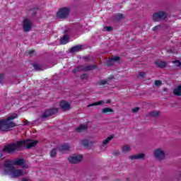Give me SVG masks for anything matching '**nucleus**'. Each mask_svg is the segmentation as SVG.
<instances>
[{"mask_svg": "<svg viewBox=\"0 0 181 181\" xmlns=\"http://www.w3.org/2000/svg\"><path fill=\"white\" fill-rule=\"evenodd\" d=\"M39 141L27 139L23 141H18L16 143H11L6 145L3 148V152H7L8 153H15L16 151H22L23 146H27V149H30L33 146H36Z\"/></svg>", "mask_w": 181, "mask_h": 181, "instance_id": "nucleus-1", "label": "nucleus"}, {"mask_svg": "<svg viewBox=\"0 0 181 181\" xmlns=\"http://www.w3.org/2000/svg\"><path fill=\"white\" fill-rule=\"evenodd\" d=\"M15 118H18L16 113L9 115L6 119H0V131L6 132L11 131V128H15L16 124L12 122V119H15Z\"/></svg>", "mask_w": 181, "mask_h": 181, "instance_id": "nucleus-2", "label": "nucleus"}, {"mask_svg": "<svg viewBox=\"0 0 181 181\" xmlns=\"http://www.w3.org/2000/svg\"><path fill=\"white\" fill-rule=\"evenodd\" d=\"M1 173L3 176H6L7 175L11 176V177L16 178L21 177L23 175V171L19 169H15V167H13L12 169L8 168V166L2 167L0 165Z\"/></svg>", "mask_w": 181, "mask_h": 181, "instance_id": "nucleus-3", "label": "nucleus"}, {"mask_svg": "<svg viewBox=\"0 0 181 181\" xmlns=\"http://www.w3.org/2000/svg\"><path fill=\"white\" fill-rule=\"evenodd\" d=\"M13 165L21 166L23 169H28L29 168V165L25 163V159L23 158L7 160L4 163V166H7L8 169H13Z\"/></svg>", "mask_w": 181, "mask_h": 181, "instance_id": "nucleus-4", "label": "nucleus"}, {"mask_svg": "<svg viewBox=\"0 0 181 181\" xmlns=\"http://www.w3.org/2000/svg\"><path fill=\"white\" fill-rule=\"evenodd\" d=\"M70 8L69 7H64L59 9V11L57 12V19H62V21H64L70 16Z\"/></svg>", "mask_w": 181, "mask_h": 181, "instance_id": "nucleus-5", "label": "nucleus"}, {"mask_svg": "<svg viewBox=\"0 0 181 181\" xmlns=\"http://www.w3.org/2000/svg\"><path fill=\"white\" fill-rule=\"evenodd\" d=\"M59 110L56 107H52L49 109L45 110L40 115V119H49L50 117L54 115V114H57Z\"/></svg>", "mask_w": 181, "mask_h": 181, "instance_id": "nucleus-6", "label": "nucleus"}, {"mask_svg": "<svg viewBox=\"0 0 181 181\" xmlns=\"http://www.w3.org/2000/svg\"><path fill=\"white\" fill-rule=\"evenodd\" d=\"M168 18V14L165 11H158L153 15V21L154 22H160V21H165Z\"/></svg>", "mask_w": 181, "mask_h": 181, "instance_id": "nucleus-7", "label": "nucleus"}, {"mask_svg": "<svg viewBox=\"0 0 181 181\" xmlns=\"http://www.w3.org/2000/svg\"><path fill=\"white\" fill-rule=\"evenodd\" d=\"M153 155L158 160H163L165 159V151L160 148H157L154 151Z\"/></svg>", "mask_w": 181, "mask_h": 181, "instance_id": "nucleus-8", "label": "nucleus"}, {"mask_svg": "<svg viewBox=\"0 0 181 181\" xmlns=\"http://www.w3.org/2000/svg\"><path fill=\"white\" fill-rule=\"evenodd\" d=\"M23 29L24 32H30V29H32V21H30V19H24L23 22Z\"/></svg>", "mask_w": 181, "mask_h": 181, "instance_id": "nucleus-9", "label": "nucleus"}, {"mask_svg": "<svg viewBox=\"0 0 181 181\" xmlns=\"http://www.w3.org/2000/svg\"><path fill=\"white\" fill-rule=\"evenodd\" d=\"M70 163H80L83 160V157L81 156H71L68 158Z\"/></svg>", "mask_w": 181, "mask_h": 181, "instance_id": "nucleus-10", "label": "nucleus"}, {"mask_svg": "<svg viewBox=\"0 0 181 181\" xmlns=\"http://www.w3.org/2000/svg\"><path fill=\"white\" fill-rule=\"evenodd\" d=\"M59 107L62 108V110H63V111H69V110H70V104L64 100H62L60 103Z\"/></svg>", "mask_w": 181, "mask_h": 181, "instance_id": "nucleus-11", "label": "nucleus"}, {"mask_svg": "<svg viewBox=\"0 0 181 181\" xmlns=\"http://www.w3.org/2000/svg\"><path fill=\"white\" fill-rule=\"evenodd\" d=\"M145 158V154L144 153H139L134 156H131L129 157V159H131L132 160H138L141 159Z\"/></svg>", "mask_w": 181, "mask_h": 181, "instance_id": "nucleus-12", "label": "nucleus"}, {"mask_svg": "<svg viewBox=\"0 0 181 181\" xmlns=\"http://www.w3.org/2000/svg\"><path fill=\"white\" fill-rule=\"evenodd\" d=\"M154 64L158 67L159 69H165L168 66V62L165 61H157L155 62Z\"/></svg>", "mask_w": 181, "mask_h": 181, "instance_id": "nucleus-13", "label": "nucleus"}, {"mask_svg": "<svg viewBox=\"0 0 181 181\" xmlns=\"http://www.w3.org/2000/svg\"><path fill=\"white\" fill-rule=\"evenodd\" d=\"M82 49H83V45H76L71 47L70 49V52L71 53H76V52H80V50H82Z\"/></svg>", "mask_w": 181, "mask_h": 181, "instance_id": "nucleus-14", "label": "nucleus"}, {"mask_svg": "<svg viewBox=\"0 0 181 181\" xmlns=\"http://www.w3.org/2000/svg\"><path fill=\"white\" fill-rule=\"evenodd\" d=\"M81 145L85 146V148H90L91 146H93V143L91 141H89L88 140H82L81 141Z\"/></svg>", "mask_w": 181, "mask_h": 181, "instance_id": "nucleus-15", "label": "nucleus"}, {"mask_svg": "<svg viewBox=\"0 0 181 181\" xmlns=\"http://www.w3.org/2000/svg\"><path fill=\"white\" fill-rule=\"evenodd\" d=\"M58 149L60 152H63L64 151H69L70 149L69 144H62L58 147Z\"/></svg>", "mask_w": 181, "mask_h": 181, "instance_id": "nucleus-16", "label": "nucleus"}, {"mask_svg": "<svg viewBox=\"0 0 181 181\" xmlns=\"http://www.w3.org/2000/svg\"><path fill=\"white\" fill-rule=\"evenodd\" d=\"M88 128V126L87 124H81L79 127H76V132H83L86 131Z\"/></svg>", "mask_w": 181, "mask_h": 181, "instance_id": "nucleus-17", "label": "nucleus"}, {"mask_svg": "<svg viewBox=\"0 0 181 181\" xmlns=\"http://www.w3.org/2000/svg\"><path fill=\"white\" fill-rule=\"evenodd\" d=\"M69 35H64L60 40V44L66 45V43H69Z\"/></svg>", "mask_w": 181, "mask_h": 181, "instance_id": "nucleus-18", "label": "nucleus"}, {"mask_svg": "<svg viewBox=\"0 0 181 181\" xmlns=\"http://www.w3.org/2000/svg\"><path fill=\"white\" fill-rule=\"evenodd\" d=\"M97 66L95 65H88V66H84L83 65V71H90L91 70H94V69H96Z\"/></svg>", "mask_w": 181, "mask_h": 181, "instance_id": "nucleus-19", "label": "nucleus"}, {"mask_svg": "<svg viewBox=\"0 0 181 181\" xmlns=\"http://www.w3.org/2000/svg\"><path fill=\"white\" fill-rule=\"evenodd\" d=\"M173 93H174V95L180 97L181 96V86H178L175 89H174Z\"/></svg>", "mask_w": 181, "mask_h": 181, "instance_id": "nucleus-20", "label": "nucleus"}, {"mask_svg": "<svg viewBox=\"0 0 181 181\" xmlns=\"http://www.w3.org/2000/svg\"><path fill=\"white\" fill-rule=\"evenodd\" d=\"M114 21H122L124 19V15L121 13L116 14L115 16H113Z\"/></svg>", "mask_w": 181, "mask_h": 181, "instance_id": "nucleus-21", "label": "nucleus"}, {"mask_svg": "<svg viewBox=\"0 0 181 181\" xmlns=\"http://www.w3.org/2000/svg\"><path fill=\"white\" fill-rule=\"evenodd\" d=\"M114 138V134L110 135L106 139H105L103 142V146H105V145L110 144V141Z\"/></svg>", "mask_w": 181, "mask_h": 181, "instance_id": "nucleus-22", "label": "nucleus"}, {"mask_svg": "<svg viewBox=\"0 0 181 181\" xmlns=\"http://www.w3.org/2000/svg\"><path fill=\"white\" fill-rule=\"evenodd\" d=\"M108 112H114V110L111 107H105L102 110V114H108Z\"/></svg>", "mask_w": 181, "mask_h": 181, "instance_id": "nucleus-23", "label": "nucleus"}, {"mask_svg": "<svg viewBox=\"0 0 181 181\" xmlns=\"http://www.w3.org/2000/svg\"><path fill=\"white\" fill-rule=\"evenodd\" d=\"M78 71H83V65H79L78 67H76L72 70V73H77Z\"/></svg>", "mask_w": 181, "mask_h": 181, "instance_id": "nucleus-24", "label": "nucleus"}, {"mask_svg": "<svg viewBox=\"0 0 181 181\" xmlns=\"http://www.w3.org/2000/svg\"><path fill=\"white\" fill-rule=\"evenodd\" d=\"M104 103H105L104 100H100L98 102L93 103L92 104L88 105V107H94L95 105H101L104 104Z\"/></svg>", "mask_w": 181, "mask_h": 181, "instance_id": "nucleus-25", "label": "nucleus"}, {"mask_svg": "<svg viewBox=\"0 0 181 181\" xmlns=\"http://www.w3.org/2000/svg\"><path fill=\"white\" fill-rule=\"evenodd\" d=\"M57 154V149L54 148L50 152L51 158H56V155Z\"/></svg>", "mask_w": 181, "mask_h": 181, "instance_id": "nucleus-26", "label": "nucleus"}, {"mask_svg": "<svg viewBox=\"0 0 181 181\" xmlns=\"http://www.w3.org/2000/svg\"><path fill=\"white\" fill-rule=\"evenodd\" d=\"M129 146H124L122 147V152H123V153H127V152H129Z\"/></svg>", "mask_w": 181, "mask_h": 181, "instance_id": "nucleus-27", "label": "nucleus"}, {"mask_svg": "<svg viewBox=\"0 0 181 181\" xmlns=\"http://www.w3.org/2000/svg\"><path fill=\"white\" fill-rule=\"evenodd\" d=\"M148 115L150 117H158V115H159V112L158 111H152V112H150Z\"/></svg>", "mask_w": 181, "mask_h": 181, "instance_id": "nucleus-28", "label": "nucleus"}, {"mask_svg": "<svg viewBox=\"0 0 181 181\" xmlns=\"http://www.w3.org/2000/svg\"><path fill=\"white\" fill-rule=\"evenodd\" d=\"M173 64H175L177 67H180L181 66V61L179 59H176L173 61Z\"/></svg>", "mask_w": 181, "mask_h": 181, "instance_id": "nucleus-29", "label": "nucleus"}, {"mask_svg": "<svg viewBox=\"0 0 181 181\" xmlns=\"http://www.w3.org/2000/svg\"><path fill=\"white\" fill-rule=\"evenodd\" d=\"M33 67H34L35 70H37V71H39L42 70V66H40V64H35L33 65Z\"/></svg>", "mask_w": 181, "mask_h": 181, "instance_id": "nucleus-30", "label": "nucleus"}, {"mask_svg": "<svg viewBox=\"0 0 181 181\" xmlns=\"http://www.w3.org/2000/svg\"><path fill=\"white\" fill-rule=\"evenodd\" d=\"M4 80H5V74H0V84L4 83Z\"/></svg>", "mask_w": 181, "mask_h": 181, "instance_id": "nucleus-31", "label": "nucleus"}, {"mask_svg": "<svg viewBox=\"0 0 181 181\" xmlns=\"http://www.w3.org/2000/svg\"><path fill=\"white\" fill-rule=\"evenodd\" d=\"M81 80H88V75L87 74H83L81 76Z\"/></svg>", "mask_w": 181, "mask_h": 181, "instance_id": "nucleus-32", "label": "nucleus"}, {"mask_svg": "<svg viewBox=\"0 0 181 181\" xmlns=\"http://www.w3.org/2000/svg\"><path fill=\"white\" fill-rule=\"evenodd\" d=\"M83 60H85V62H90V60L92 59L91 56L90 55H88L86 57H83Z\"/></svg>", "mask_w": 181, "mask_h": 181, "instance_id": "nucleus-33", "label": "nucleus"}, {"mask_svg": "<svg viewBox=\"0 0 181 181\" xmlns=\"http://www.w3.org/2000/svg\"><path fill=\"white\" fill-rule=\"evenodd\" d=\"M103 30L104 31L106 30L107 32H110V30H112V27H111V26L104 27Z\"/></svg>", "mask_w": 181, "mask_h": 181, "instance_id": "nucleus-34", "label": "nucleus"}, {"mask_svg": "<svg viewBox=\"0 0 181 181\" xmlns=\"http://www.w3.org/2000/svg\"><path fill=\"white\" fill-rule=\"evenodd\" d=\"M108 83V81L107 80H103V81H99V86H105Z\"/></svg>", "mask_w": 181, "mask_h": 181, "instance_id": "nucleus-35", "label": "nucleus"}, {"mask_svg": "<svg viewBox=\"0 0 181 181\" xmlns=\"http://www.w3.org/2000/svg\"><path fill=\"white\" fill-rule=\"evenodd\" d=\"M155 86H162V81L160 80L155 81Z\"/></svg>", "mask_w": 181, "mask_h": 181, "instance_id": "nucleus-36", "label": "nucleus"}, {"mask_svg": "<svg viewBox=\"0 0 181 181\" xmlns=\"http://www.w3.org/2000/svg\"><path fill=\"white\" fill-rule=\"evenodd\" d=\"M107 65L108 66V67H111V66H114V62L112 59L110 61H108Z\"/></svg>", "mask_w": 181, "mask_h": 181, "instance_id": "nucleus-37", "label": "nucleus"}, {"mask_svg": "<svg viewBox=\"0 0 181 181\" xmlns=\"http://www.w3.org/2000/svg\"><path fill=\"white\" fill-rule=\"evenodd\" d=\"M160 29V25H156L154 28H153V31L156 32V30H159Z\"/></svg>", "mask_w": 181, "mask_h": 181, "instance_id": "nucleus-38", "label": "nucleus"}, {"mask_svg": "<svg viewBox=\"0 0 181 181\" xmlns=\"http://www.w3.org/2000/svg\"><path fill=\"white\" fill-rule=\"evenodd\" d=\"M119 57H118V56H115V57H114L113 58H112V60L113 61V62H118V60H119Z\"/></svg>", "mask_w": 181, "mask_h": 181, "instance_id": "nucleus-39", "label": "nucleus"}, {"mask_svg": "<svg viewBox=\"0 0 181 181\" xmlns=\"http://www.w3.org/2000/svg\"><path fill=\"white\" fill-rule=\"evenodd\" d=\"M113 155L115 156H118V155H119V151L115 150V151H113Z\"/></svg>", "mask_w": 181, "mask_h": 181, "instance_id": "nucleus-40", "label": "nucleus"}, {"mask_svg": "<svg viewBox=\"0 0 181 181\" xmlns=\"http://www.w3.org/2000/svg\"><path fill=\"white\" fill-rule=\"evenodd\" d=\"M139 76L140 77H141L142 78H144L145 77V72H140V73L139 74Z\"/></svg>", "mask_w": 181, "mask_h": 181, "instance_id": "nucleus-41", "label": "nucleus"}, {"mask_svg": "<svg viewBox=\"0 0 181 181\" xmlns=\"http://www.w3.org/2000/svg\"><path fill=\"white\" fill-rule=\"evenodd\" d=\"M132 111V112H138L139 111V107H134Z\"/></svg>", "mask_w": 181, "mask_h": 181, "instance_id": "nucleus-42", "label": "nucleus"}, {"mask_svg": "<svg viewBox=\"0 0 181 181\" xmlns=\"http://www.w3.org/2000/svg\"><path fill=\"white\" fill-rule=\"evenodd\" d=\"M30 11L33 12V14L35 15L36 13V11H37V8H31Z\"/></svg>", "mask_w": 181, "mask_h": 181, "instance_id": "nucleus-43", "label": "nucleus"}, {"mask_svg": "<svg viewBox=\"0 0 181 181\" xmlns=\"http://www.w3.org/2000/svg\"><path fill=\"white\" fill-rule=\"evenodd\" d=\"M3 151H4V149H2V151H0V159H1V158H2V156H4V153H3ZM4 152H6L7 153V151H4Z\"/></svg>", "mask_w": 181, "mask_h": 181, "instance_id": "nucleus-44", "label": "nucleus"}, {"mask_svg": "<svg viewBox=\"0 0 181 181\" xmlns=\"http://www.w3.org/2000/svg\"><path fill=\"white\" fill-rule=\"evenodd\" d=\"M29 124H30V122H29L28 120L24 121V125H29Z\"/></svg>", "mask_w": 181, "mask_h": 181, "instance_id": "nucleus-45", "label": "nucleus"}, {"mask_svg": "<svg viewBox=\"0 0 181 181\" xmlns=\"http://www.w3.org/2000/svg\"><path fill=\"white\" fill-rule=\"evenodd\" d=\"M35 51H30L28 52V54H30V56H32V54L34 53Z\"/></svg>", "mask_w": 181, "mask_h": 181, "instance_id": "nucleus-46", "label": "nucleus"}, {"mask_svg": "<svg viewBox=\"0 0 181 181\" xmlns=\"http://www.w3.org/2000/svg\"><path fill=\"white\" fill-rule=\"evenodd\" d=\"M111 103V100H107V101H106V104H110Z\"/></svg>", "mask_w": 181, "mask_h": 181, "instance_id": "nucleus-47", "label": "nucleus"}, {"mask_svg": "<svg viewBox=\"0 0 181 181\" xmlns=\"http://www.w3.org/2000/svg\"><path fill=\"white\" fill-rule=\"evenodd\" d=\"M168 52L169 53H173V51L172 49H169Z\"/></svg>", "mask_w": 181, "mask_h": 181, "instance_id": "nucleus-48", "label": "nucleus"}, {"mask_svg": "<svg viewBox=\"0 0 181 181\" xmlns=\"http://www.w3.org/2000/svg\"><path fill=\"white\" fill-rule=\"evenodd\" d=\"M22 181H30V180H26V179L23 178V179L22 180Z\"/></svg>", "mask_w": 181, "mask_h": 181, "instance_id": "nucleus-49", "label": "nucleus"}]
</instances>
